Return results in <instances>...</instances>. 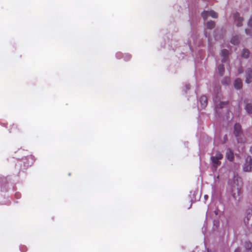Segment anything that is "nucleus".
Segmentation results:
<instances>
[{
    "mask_svg": "<svg viewBox=\"0 0 252 252\" xmlns=\"http://www.w3.org/2000/svg\"><path fill=\"white\" fill-rule=\"evenodd\" d=\"M130 58L131 56L129 54H125L124 56V60L126 61H128L130 59Z\"/></svg>",
    "mask_w": 252,
    "mask_h": 252,
    "instance_id": "obj_21",
    "label": "nucleus"
},
{
    "mask_svg": "<svg viewBox=\"0 0 252 252\" xmlns=\"http://www.w3.org/2000/svg\"><path fill=\"white\" fill-rule=\"evenodd\" d=\"M250 55V51L246 48H244L241 52V56L242 58L248 59Z\"/></svg>",
    "mask_w": 252,
    "mask_h": 252,
    "instance_id": "obj_11",
    "label": "nucleus"
},
{
    "mask_svg": "<svg viewBox=\"0 0 252 252\" xmlns=\"http://www.w3.org/2000/svg\"><path fill=\"white\" fill-rule=\"evenodd\" d=\"M250 152L252 153V147L250 149Z\"/></svg>",
    "mask_w": 252,
    "mask_h": 252,
    "instance_id": "obj_30",
    "label": "nucleus"
},
{
    "mask_svg": "<svg viewBox=\"0 0 252 252\" xmlns=\"http://www.w3.org/2000/svg\"><path fill=\"white\" fill-rule=\"evenodd\" d=\"M200 103L202 108H205L207 105V98L205 95L201 96L200 98Z\"/></svg>",
    "mask_w": 252,
    "mask_h": 252,
    "instance_id": "obj_10",
    "label": "nucleus"
},
{
    "mask_svg": "<svg viewBox=\"0 0 252 252\" xmlns=\"http://www.w3.org/2000/svg\"><path fill=\"white\" fill-rule=\"evenodd\" d=\"M246 83L247 84L252 82V70L251 68H248L246 72Z\"/></svg>",
    "mask_w": 252,
    "mask_h": 252,
    "instance_id": "obj_8",
    "label": "nucleus"
},
{
    "mask_svg": "<svg viewBox=\"0 0 252 252\" xmlns=\"http://www.w3.org/2000/svg\"><path fill=\"white\" fill-rule=\"evenodd\" d=\"M242 72H243V69H242V68H239L238 69V73H239V74H240V73H242Z\"/></svg>",
    "mask_w": 252,
    "mask_h": 252,
    "instance_id": "obj_25",
    "label": "nucleus"
},
{
    "mask_svg": "<svg viewBox=\"0 0 252 252\" xmlns=\"http://www.w3.org/2000/svg\"><path fill=\"white\" fill-rule=\"evenodd\" d=\"M186 87L187 90L189 89V85H186Z\"/></svg>",
    "mask_w": 252,
    "mask_h": 252,
    "instance_id": "obj_28",
    "label": "nucleus"
},
{
    "mask_svg": "<svg viewBox=\"0 0 252 252\" xmlns=\"http://www.w3.org/2000/svg\"><path fill=\"white\" fill-rule=\"evenodd\" d=\"M248 26L249 28H252V18H250V19L249 20L248 23Z\"/></svg>",
    "mask_w": 252,
    "mask_h": 252,
    "instance_id": "obj_22",
    "label": "nucleus"
},
{
    "mask_svg": "<svg viewBox=\"0 0 252 252\" xmlns=\"http://www.w3.org/2000/svg\"><path fill=\"white\" fill-rule=\"evenodd\" d=\"M230 83V79L228 77L224 78L222 81V83L223 85H228Z\"/></svg>",
    "mask_w": 252,
    "mask_h": 252,
    "instance_id": "obj_19",
    "label": "nucleus"
},
{
    "mask_svg": "<svg viewBox=\"0 0 252 252\" xmlns=\"http://www.w3.org/2000/svg\"><path fill=\"white\" fill-rule=\"evenodd\" d=\"M239 37L238 35H234L232 37L230 42L233 45H237L239 43Z\"/></svg>",
    "mask_w": 252,
    "mask_h": 252,
    "instance_id": "obj_13",
    "label": "nucleus"
},
{
    "mask_svg": "<svg viewBox=\"0 0 252 252\" xmlns=\"http://www.w3.org/2000/svg\"><path fill=\"white\" fill-rule=\"evenodd\" d=\"M234 133L235 136L237 137L238 142L240 143L243 142V140L241 139L242 130L241 126L239 124H236L235 125L234 127Z\"/></svg>",
    "mask_w": 252,
    "mask_h": 252,
    "instance_id": "obj_3",
    "label": "nucleus"
},
{
    "mask_svg": "<svg viewBox=\"0 0 252 252\" xmlns=\"http://www.w3.org/2000/svg\"><path fill=\"white\" fill-rule=\"evenodd\" d=\"M226 157L229 161H231L233 159V153L230 150L227 149L226 152Z\"/></svg>",
    "mask_w": 252,
    "mask_h": 252,
    "instance_id": "obj_12",
    "label": "nucleus"
},
{
    "mask_svg": "<svg viewBox=\"0 0 252 252\" xmlns=\"http://www.w3.org/2000/svg\"><path fill=\"white\" fill-rule=\"evenodd\" d=\"M234 87L236 89H240L242 87V83L240 79H237L234 82Z\"/></svg>",
    "mask_w": 252,
    "mask_h": 252,
    "instance_id": "obj_14",
    "label": "nucleus"
},
{
    "mask_svg": "<svg viewBox=\"0 0 252 252\" xmlns=\"http://www.w3.org/2000/svg\"><path fill=\"white\" fill-rule=\"evenodd\" d=\"M220 90V86H216L214 89V92L216 96L213 98L214 104L215 105L216 111L219 114V109L223 108V106L227 104L226 102L220 100L219 91Z\"/></svg>",
    "mask_w": 252,
    "mask_h": 252,
    "instance_id": "obj_2",
    "label": "nucleus"
},
{
    "mask_svg": "<svg viewBox=\"0 0 252 252\" xmlns=\"http://www.w3.org/2000/svg\"><path fill=\"white\" fill-rule=\"evenodd\" d=\"M242 180L237 175H235L233 179L229 181V191L236 202L239 201L242 197Z\"/></svg>",
    "mask_w": 252,
    "mask_h": 252,
    "instance_id": "obj_1",
    "label": "nucleus"
},
{
    "mask_svg": "<svg viewBox=\"0 0 252 252\" xmlns=\"http://www.w3.org/2000/svg\"><path fill=\"white\" fill-rule=\"evenodd\" d=\"M234 252H241L239 248H237L235 250Z\"/></svg>",
    "mask_w": 252,
    "mask_h": 252,
    "instance_id": "obj_27",
    "label": "nucleus"
},
{
    "mask_svg": "<svg viewBox=\"0 0 252 252\" xmlns=\"http://www.w3.org/2000/svg\"><path fill=\"white\" fill-rule=\"evenodd\" d=\"M208 196L207 195H204V199H205V200L207 199H208Z\"/></svg>",
    "mask_w": 252,
    "mask_h": 252,
    "instance_id": "obj_29",
    "label": "nucleus"
},
{
    "mask_svg": "<svg viewBox=\"0 0 252 252\" xmlns=\"http://www.w3.org/2000/svg\"><path fill=\"white\" fill-rule=\"evenodd\" d=\"M233 19L237 27H241L243 25L244 20L243 17H241L239 13L236 12L233 14Z\"/></svg>",
    "mask_w": 252,
    "mask_h": 252,
    "instance_id": "obj_6",
    "label": "nucleus"
},
{
    "mask_svg": "<svg viewBox=\"0 0 252 252\" xmlns=\"http://www.w3.org/2000/svg\"><path fill=\"white\" fill-rule=\"evenodd\" d=\"M229 55V51L226 49H222L220 52V56L222 58L221 62L222 63H226L228 60Z\"/></svg>",
    "mask_w": 252,
    "mask_h": 252,
    "instance_id": "obj_7",
    "label": "nucleus"
},
{
    "mask_svg": "<svg viewBox=\"0 0 252 252\" xmlns=\"http://www.w3.org/2000/svg\"><path fill=\"white\" fill-rule=\"evenodd\" d=\"M211 161H212V165H213V168H214L215 170H216L217 169V168L219 165H220L221 162L220 161V160L214 158V156H212L211 158Z\"/></svg>",
    "mask_w": 252,
    "mask_h": 252,
    "instance_id": "obj_9",
    "label": "nucleus"
},
{
    "mask_svg": "<svg viewBox=\"0 0 252 252\" xmlns=\"http://www.w3.org/2000/svg\"><path fill=\"white\" fill-rule=\"evenodd\" d=\"M215 213L216 215H218V213L217 211H215Z\"/></svg>",
    "mask_w": 252,
    "mask_h": 252,
    "instance_id": "obj_31",
    "label": "nucleus"
},
{
    "mask_svg": "<svg viewBox=\"0 0 252 252\" xmlns=\"http://www.w3.org/2000/svg\"><path fill=\"white\" fill-rule=\"evenodd\" d=\"M189 46H191L192 44H195V41L194 39L193 38L192 39H189Z\"/></svg>",
    "mask_w": 252,
    "mask_h": 252,
    "instance_id": "obj_24",
    "label": "nucleus"
},
{
    "mask_svg": "<svg viewBox=\"0 0 252 252\" xmlns=\"http://www.w3.org/2000/svg\"><path fill=\"white\" fill-rule=\"evenodd\" d=\"M215 26V23L213 21H209L207 23V27L209 29H213Z\"/></svg>",
    "mask_w": 252,
    "mask_h": 252,
    "instance_id": "obj_17",
    "label": "nucleus"
},
{
    "mask_svg": "<svg viewBox=\"0 0 252 252\" xmlns=\"http://www.w3.org/2000/svg\"><path fill=\"white\" fill-rule=\"evenodd\" d=\"M245 109L248 113H252V105L250 103L247 104L245 106Z\"/></svg>",
    "mask_w": 252,
    "mask_h": 252,
    "instance_id": "obj_15",
    "label": "nucleus"
},
{
    "mask_svg": "<svg viewBox=\"0 0 252 252\" xmlns=\"http://www.w3.org/2000/svg\"><path fill=\"white\" fill-rule=\"evenodd\" d=\"M205 35L206 37H208V40L210 41V37L207 35V32H205Z\"/></svg>",
    "mask_w": 252,
    "mask_h": 252,
    "instance_id": "obj_26",
    "label": "nucleus"
},
{
    "mask_svg": "<svg viewBox=\"0 0 252 252\" xmlns=\"http://www.w3.org/2000/svg\"><path fill=\"white\" fill-rule=\"evenodd\" d=\"M245 32L248 35L252 36V29H250L249 28L246 29Z\"/></svg>",
    "mask_w": 252,
    "mask_h": 252,
    "instance_id": "obj_20",
    "label": "nucleus"
},
{
    "mask_svg": "<svg viewBox=\"0 0 252 252\" xmlns=\"http://www.w3.org/2000/svg\"><path fill=\"white\" fill-rule=\"evenodd\" d=\"M116 58H117L118 59H120L122 58V53H121V52H117L116 54Z\"/></svg>",
    "mask_w": 252,
    "mask_h": 252,
    "instance_id": "obj_23",
    "label": "nucleus"
},
{
    "mask_svg": "<svg viewBox=\"0 0 252 252\" xmlns=\"http://www.w3.org/2000/svg\"><path fill=\"white\" fill-rule=\"evenodd\" d=\"M252 168V158L251 157H248L246 162L243 166V170L245 172H249Z\"/></svg>",
    "mask_w": 252,
    "mask_h": 252,
    "instance_id": "obj_4",
    "label": "nucleus"
},
{
    "mask_svg": "<svg viewBox=\"0 0 252 252\" xmlns=\"http://www.w3.org/2000/svg\"><path fill=\"white\" fill-rule=\"evenodd\" d=\"M218 71L220 75L222 76L224 72V68L222 64L218 66Z\"/></svg>",
    "mask_w": 252,
    "mask_h": 252,
    "instance_id": "obj_16",
    "label": "nucleus"
},
{
    "mask_svg": "<svg viewBox=\"0 0 252 252\" xmlns=\"http://www.w3.org/2000/svg\"><path fill=\"white\" fill-rule=\"evenodd\" d=\"M202 16L204 20H206L209 17H211L213 18H216L218 17L217 14L213 10L204 11L202 13Z\"/></svg>",
    "mask_w": 252,
    "mask_h": 252,
    "instance_id": "obj_5",
    "label": "nucleus"
},
{
    "mask_svg": "<svg viewBox=\"0 0 252 252\" xmlns=\"http://www.w3.org/2000/svg\"><path fill=\"white\" fill-rule=\"evenodd\" d=\"M214 158L220 160L222 158L223 155L220 153L218 152L216 153L215 156H214Z\"/></svg>",
    "mask_w": 252,
    "mask_h": 252,
    "instance_id": "obj_18",
    "label": "nucleus"
}]
</instances>
